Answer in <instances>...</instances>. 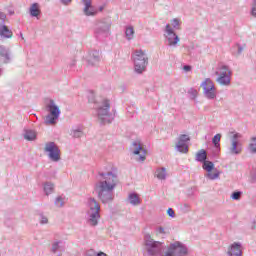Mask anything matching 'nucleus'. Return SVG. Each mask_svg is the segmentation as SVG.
Instances as JSON below:
<instances>
[{
    "label": "nucleus",
    "instance_id": "1",
    "mask_svg": "<svg viewBox=\"0 0 256 256\" xmlns=\"http://www.w3.org/2000/svg\"><path fill=\"white\" fill-rule=\"evenodd\" d=\"M101 179L95 184V191L98 199L103 204L113 203L115 199V189L119 184V177L115 169L102 170L98 173Z\"/></svg>",
    "mask_w": 256,
    "mask_h": 256
},
{
    "label": "nucleus",
    "instance_id": "2",
    "mask_svg": "<svg viewBox=\"0 0 256 256\" xmlns=\"http://www.w3.org/2000/svg\"><path fill=\"white\" fill-rule=\"evenodd\" d=\"M85 221L88 227H97L101 219V205L95 198H88L86 201Z\"/></svg>",
    "mask_w": 256,
    "mask_h": 256
},
{
    "label": "nucleus",
    "instance_id": "3",
    "mask_svg": "<svg viewBox=\"0 0 256 256\" xmlns=\"http://www.w3.org/2000/svg\"><path fill=\"white\" fill-rule=\"evenodd\" d=\"M97 119L100 123H111L113 114H111V101L107 98H97L94 103Z\"/></svg>",
    "mask_w": 256,
    "mask_h": 256
},
{
    "label": "nucleus",
    "instance_id": "4",
    "mask_svg": "<svg viewBox=\"0 0 256 256\" xmlns=\"http://www.w3.org/2000/svg\"><path fill=\"white\" fill-rule=\"evenodd\" d=\"M165 245L159 241H155L151 234L144 235V251L148 256H165Z\"/></svg>",
    "mask_w": 256,
    "mask_h": 256
},
{
    "label": "nucleus",
    "instance_id": "5",
    "mask_svg": "<svg viewBox=\"0 0 256 256\" xmlns=\"http://www.w3.org/2000/svg\"><path fill=\"white\" fill-rule=\"evenodd\" d=\"M134 72L137 75H143L147 71V65H149V57L143 50H135L133 55Z\"/></svg>",
    "mask_w": 256,
    "mask_h": 256
},
{
    "label": "nucleus",
    "instance_id": "6",
    "mask_svg": "<svg viewBox=\"0 0 256 256\" xmlns=\"http://www.w3.org/2000/svg\"><path fill=\"white\" fill-rule=\"evenodd\" d=\"M111 19L104 18L96 23L94 35L97 39H107L111 35Z\"/></svg>",
    "mask_w": 256,
    "mask_h": 256
},
{
    "label": "nucleus",
    "instance_id": "7",
    "mask_svg": "<svg viewBox=\"0 0 256 256\" xmlns=\"http://www.w3.org/2000/svg\"><path fill=\"white\" fill-rule=\"evenodd\" d=\"M44 153L52 163L61 161V149L55 142H46L44 145Z\"/></svg>",
    "mask_w": 256,
    "mask_h": 256
},
{
    "label": "nucleus",
    "instance_id": "8",
    "mask_svg": "<svg viewBox=\"0 0 256 256\" xmlns=\"http://www.w3.org/2000/svg\"><path fill=\"white\" fill-rule=\"evenodd\" d=\"M243 138V134L239 132H230L231 144L229 147V153L231 155H241L243 153V143L241 139Z\"/></svg>",
    "mask_w": 256,
    "mask_h": 256
},
{
    "label": "nucleus",
    "instance_id": "9",
    "mask_svg": "<svg viewBox=\"0 0 256 256\" xmlns=\"http://www.w3.org/2000/svg\"><path fill=\"white\" fill-rule=\"evenodd\" d=\"M48 115L45 117L44 123L46 125H55L57 123V119H59V115H61V110H59V106L55 105V101L50 100L47 104Z\"/></svg>",
    "mask_w": 256,
    "mask_h": 256
},
{
    "label": "nucleus",
    "instance_id": "10",
    "mask_svg": "<svg viewBox=\"0 0 256 256\" xmlns=\"http://www.w3.org/2000/svg\"><path fill=\"white\" fill-rule=\"evenodd\" d=\"M131 155L138 163H144L147 159V149L143 147V144L139 141H134L130 147Z\"/></svg>",
    "mask_w": 256,
    "mask_h": 256
},
{
    "label": "nucleus",
    "instance_id": "11",
    "mask_svg": "<svg viewBox=\"0 0 256 256\" xmlns=\"http://www.w3.org/2000/svg\"><path fill=\"white\" fill-rule=\"evenodd\" d=\"M191 145V136L189 134H180L176 139L175 151L183 155L189 153V146Z\"/></svg>",
    "mask_w": 256,
    "mask_h": 256
},
{
    "label": "nucleus",
    "instance_id": "12",
    "mask_svg": "<svg viewBox=\"0 0 256 256\" xmlns=\"http://www.w3.org/2000/svg\"><path fill=\"white\" fill-rule=\"evenodd\" d=\"M188 253L187 247L181 242H174L166 248L164 256H186Z\"/></svg>",
    "mask_w": 256,
    "mask_h": 256
},
{
    "label": "nucleus",
    "instance_id": "13",
    "mask_svg": "<svg viewBox=\"0 0 256 256\" xmlns=\"http://www.w3.org/2000/svg\"><path fill=\"white\" fill-rule=\"evenodd\" d=\"M164 37H165L166 44L169 45V47H177V44L180 41L179 36H177L175 31L173 30V27H171V24H166L165 30H164Z\"/></svg>",
    "mask_w": 256,
    "mask_h": 256
},
{
    "label": "nucleus",
    "instance_id": "14",
    "mask_svg": "<svg viewBox=\"0 0 256 256\" xmlns=\"http://www.w3.org/2000/svg\"><path fill=\"white\" fill-rule=\"evenodd\" d=\"M201 87L207 99H215V97H217L215 84L210 78H206L205 81L202 82Z\"/></svg>",
    "mask_w": 256,
    "mask_h": 256
},
{
    "label": "nucleus",
    "instance_id": "15",
    "mask_svg": "<svg viewBox=\"0 0 256 256\" xmlns=\"http://www.w3.org/2000/svg\"><path fill=\"white\" fill-rule=\"evenodd\" d=\"M65 249V241L54 238V240L51 243L50 253L53 256H63V253H65Z\"/></svg>",
    "mask_w": 256,
    "mask_h": 256
},
{
    "label": "nucleus",
    "instance_id": "16",
    "mask_svg": "<svg viewBox=\"0 0 256 256\" xmlns=\"http://www.w3.org/2000/svg\"><path fill=\"white\" fill-rule=\"evenodd\" d=\"M216 75H219L217 82L220 83V85H229V83H231V79L229 78L231 72L227 66H222L220 72H216Z\"/></svg>",
    "mask_w": 256,
    "mask_h": 256
},
{
    "label": "nucleus",
    "instance_id": "17",
    "mask_svg": "<svg viewBox=\"0 0 256 256\" xmlns=\"http://www.w3.org/2000/svg\"><path fill=\"white\" fill-rule=\"evenodd\" d=\"M202 169H204V171H207V177L211 180L219 179V172H213V170L215 169V164H213V162L205 160L203 162Z\"/></svg>",
    "mask_w": 256,
    "mask_h": 256
},
{
    "label": "nucleus",
    "instance_id": "18",
    "mask_svg": "<svg viewBox=\"0 0 256 256\" xmlns=\"http://www.w3.org/2000/svg\"><path fill=\"white\" fill-rule=\"evenodd\" d=\"M83 1V13L86 17H95L99 11L95 6H93V2L91 0H82Z\"/></svg>",
    "mask_w": 256,
    "mask_h": 256
},
{
    "label": "nucleus",
    "instance_id": "19",
    "mask_svg": "<svg viewBox=\"0 0 256 256\" xmlns=\"http://www.w3.org/2000/svg\"><path fill=\"white\" fill-rule=\"evenodd\" d=\"M88 65H99V61H101V53L97 50H92L89 52L88 56L86 57Z\"/></svg>",
    "mask_w": 256,
    "mask_h": 256
},
{
    "label": "nucleus",
    "instance_id": "20",
    "mask_svg": "<svg viewBox=\"0 0 256 256\" xmlns=\"http://www.w3.org/2000/svg\"><path fill=\"white\" fill-rule=\"evenodd\" d=\"M127 203L132 207H139L141 205V196L137 192H131L128 194Z\"/></svg>",
    "mask_w": 256,
    "mask_h": 256
},
{
    "label": "nucleus",
    "instance_id": "21",
    "mask_svg": "<svg viewBox=\"0 0 256 256\" xmlns=\"http://www.w3.org/2000/svg\"><path fill=\"white\" fill-rule=\"evenodd\" d=\"M28 13L30 17L39 19V17H41V5L37 2L32 3L28 9Z\"/></svg>",
    "mask_w": 256,
    "mask_h": 256
},
{
    "label": "nucleus",
    "instance_id": "22",
    "mask_svg": "<svg viewBox=\"0 0 256 256\" xmlns=\"http://www.w3.org/2000/svg\"><path fill=\"white\" fill-rule=\"evenodd\" d=\"M0 37L2 39H11V37H13V31L4 23H0Z\"/></svg>",
    "mask_w": 256,
    "mask_h": 256
},
{
    "label": "nucleus",
    "instance_id": "23",
    "mask_svg": "<svg viewBox=\"0 0 256 256\" xmlns=\"http://www.w3.org/2000/svg\"><path fill=\"white\" fill-rule=\"evenodd\" d=\"M23 138L26 141H37V131L33 129H24Z\"/></svg>",
    "mask_w": 256,
    "mask_h": 256
},
{
    "label": "nucleus",
    "instance_id": "24",
    "mask_svg": "<svg viewBox=\"0 0 256 256\" xmlns=\"http://www.w3.org/2000/svg\"><path fill=\"white\" fill-rule=\"evenodd\" d=\"M228 255H231V256L243 255V252L241 251V244L239 243L232 244L228 250Z\"/></svg>",
    "mask_w": 256,
    "mask_h": 256
},
{
    "label": "nucleus",
    "instance_id": "25",
    "mask_svg": "<svg viewBox=\"0 0 256 256\" xmlns=\"http://www.w3.org/2000/svg\"><path fill=\"white\" fill-rule=\"evenodd\" d=\"M154 176L157 177L159 181H165V179H167V168L165 167L156 168Z\"/></svg>",
    "mask_w": 256,
    "mask_h": 256
},
{
    "label": "nucleus",
    "instance_id": "26",
    "mask_svg": "<svg viewBox=\"0 0 256 256\" xmlns=\"http://www.w3.org/2000/svg\"><path fill=\"white\" fill-rule=\"evenodd\" d=\"M70 135L73 139H81L83 137V126H75L70 130Z\"/></svg>",
    "mask_w": 256,
    "mask_h": 256
},
{
    "label": "nucleus",
    "instance_id": "27",
    "mask_svg": "<svg viewBox=\"0 0 256 256\" xmlns=\"http://www.w3.org/2000/svg\"><path fill=\"white\" fill-rule=\"evenodd\" d=\"M0 57H2L3 63H7L8 61H11V55L9 53V49H7L5 46H0Z\"/></svg>",
    "mask_w": 256,
    "mask_h": 256
},
{
    "label": "nucleus",
    "instance_id": "28",
    "mask_svg": "<svg viewBox=\"0 0 256 256\" xmlns=\"http://www.w3.org/2000/svg\"><path fill=\"white\" fill-rule=\"evenodd\" d=\"M43 191H44V194L47 197H49V195H52L53 191H55V184H53L52 182H44Z\"/></svg>",
    "mask_w": 256,
    "mask_h": 256
},
{
    "label": "nucleus",
    "instance_id": "29",
    "mask_svg": "<svg viewBox=\"0 0 256 256\" xmlns=\"http://www.w3.org/2000/svg\"><path fill=\"white\" fill-rule=\"evenodd\" d=\"M195 157L196 161H199V163H205V161H207V151L201 149L196 153Z\"/></svg>",
    "mask_w": 256,
    "mask_h": 256
},
{
    "label": "nucleus",
    "instance_id": "30",
    "mask_svg": "<svg viewBox=\"0 0 256 256\" xmlns=\"http://www.w3.org/2000/svg\"><path fill=\"white\" fill-rule=\"evenodd\" d=\"M125 35H126V39L128 41H131V39H133V37H135V30L133 29V27H131V26L127 27L125 30Z\"/></svg>",
    "mask_w": 256,
    "mask_h": 256
},
{
    "label": "nucleus",
    "instance_id": "31",
    "mask_svg": "<svg viewBox=\"0 0 256 256\" xmlns=\"http://www.w3.org/2000/svg\"><path fill=\"white\" fill-rule=\"evenodd\" d=\"M170 26L172 27V29L175 30L181 29V20H179L178 18L172 19Z\"/></svg>",
    "mask_w": 256,
    "mask_h": 256
},
{
    "label": "nucleus",
    "instance_id": "32",
    "mask_svg": "<svg viewBox=\"0 0 256 256\" xmlns=\"http://www.w3.org/2000/svg\"><path fill=\"white\" fill-rule=\"evenodd\" d=\"M248 149L251 153H256V137H252L250 139V143L248 145Z\"/></svg>",
    "mask_w": 256,
    "mask_h": 256
},
{
    "label": "nucleus",
    "instance_id": "33",
    "mask_svg": "<svg viewBox=\"0 0 256 256\" xmlns=\"http://www.w3.org/2000/svg\"><path fill=\"white\" fill-rule=\"evenodd\" d=\"M65 205V198L58 196L55 200V206L56 207H63Z\"/></svg>",
    "mask_w": 256,
    "mask_h": 256
},
{
    "label": "nucleus",
    "instance_id": "34",
    "mask_svg": "<svg viewBox=\"0 0 256 256\" xmlns=\"http://www.w3.org/2000/svg\"><path fill=\"white\" fill-rule=\"evenodd\" d=\"M220 141H221V134H216L212 139V143H214V147H219Z\"/></svg>",
    "mask_w": 256,
    "mask_h": 256
},
{
    "label": "nucleus",
    "instance_id": "35",
    "mask_svg": "<svg viewBox=\"0 0 256 256\" xmlns=\"http://www.w3.org/2000/svg\"><path fill=\"white\" fill-rule=\"evenodd\" d=\"M47 223H49V219L47 218V216L40 214V224L47 225Z\"/></svg>",
    "mask_w": 256,
    "mask_h": 256
},
{
    "label": "nucleus",
    "instance_id": "36",
    "mask_svg": "<svg viewBox=\"0 0 256 256\" xmlns=\"http://www.w3.org/2000/svg\"><path fill=\"white\" fill-rule=\"evenodd\" d=\"M182 211L183 213H189V211H191V205L185 203L182 205Z\"/></svg>",
    "mask_w": 256,
    "mask_h": 256
},
{
    "label": "nucleus",
    "instance_id": "37",
    "mask_svg": "<svg viewBox=\"0 0 256 256\" xmlns=\"http://www.w3.org/2000/svg\"><path fill=\"white\" fill-rule=\"evenodd\" d=\"M192 67L190 66V65H184L183 67H182V71H183V73H190V71H192Z\"/></svg>",
    "mask_w": 256,
    "mask_h": 256
},
{
    "label": "nucleus",
    "instance_id": "38",
    "mask_svg": "<svg viewBox=\"0 0 256 256\" xmlns=\"http://www.w3.org/2000/svg\"><path fill=\"white\" fill-rule=\"evenodd\" d=\"M167 215H169L171 219H175V210H173V208H169L167 210Z\"/></svg>",
    "mask_w": 256,
    "mask_h": 256
},
{
    "label": "nucleus",
    "instance_id": "39",
    "mask_svg": "<svg viewBox=\"0 0 256 256\" xmlns=\"http://www.w3.org/2000/svg\"><path fill=\"white\" fill-rule=\"evenodd\" d=\"M156 233L157 235H165V228L163 227L156 228Z\"/></svg>",
    "mask_w": 256,
    "mask_h": 256
},
{
    "label": "nucleus",
    "instance_id": "40",
    "mask_svg": "<svg viewBox=\"0 0 256 256\" xmlns=\"http://www.w3.org/2000/svg\"><path fill=\"white\" fill-rule=\"evenodd\" d=\"M232 199H235V200L241 199V192H234L232 194Z\"/></svg>",
    "mask_w": 256,
    "mask_h": 256
},
{
    "label": "nucleus",
    "instance_id": "41",
    "mask_svg": "<svg viewBox=\"0 0 256 256\" xmlns=\"http://www.w3.org/2000/svg\"><path fill=\"white\" fill-rule=\"evenodd\" d=\"M5 19H7V14L4 12H0V21H3L5 23Z\"/></svg>",
    "mask_w": 256,
    "mask_h": 256
},
{
    "label": "nucleus",
    "instance_id": "42",
    "mask_svg": "<svg viewBox=\"0 0 256 256\" xmlns=\"http://www.w3.org/2000/svg\"><path fill=\"white\" fill-rule=\"evenodd\" d=\"M95 256H108V255L107 253L100 251V252H96Z\"/></svg>",
    "mask_w": 256,
    "mask_h": 256
},
{
    "label": "nucleus",
    "instance_id": "43",
    "mask_svg": "<svg viewBox=\"0 0 256 256\" xmlns=\"http://www.w3.org/2000/svg\"><path fill=\"white\" fill-rule=\"evenodd\" d=\"M61 3L63 5H69V3H71V0H61Z\"/></svg>",
    "mask_w": 256,
    "mask_h": 256
},
{
    "label": "nucleus",
    "instance_id": "44",
    "mask_svg": "<svg viewBox=\"0 0 256 256\" xmlns=\"http://www.w3.org/2000/svg\"><path fill=\"white\" fill-rule=\"evenodd\" d=\"M96 255V252H87L86 253V256H95Z\"/></svg>",
    "mask_w": 256,
    "mask_h": 256
},
{
    "label": "nucleus",
    "instance_id": "45",
    "mask_svg": "<svg viewBox=\"0 0 256 256\" xmlns=\"http://www.w3.org/2000/svg\"><path fill=\"white\" fill-rule=\"evenodd\" d=\"M252 15H253V17H256V9L255 8L252 9Z\"/></svg>",
    "mask_w": 256,
    "mask_h": 256
},
{
    "label": "nucleus",
    "instance_id": "46",
    "mask_svg": "<svg viewBox=\"0 0 256 256\" xmlns=\"http://www.w3.org/2000/svg\"><path fill=\"white\" fill-rule=\"evenodd\" d=\"M20 39L21 41H25V37L23 36V33H20Z\"/></svg>",
    "mask_w": 256,
    "mask_h": 256
},
{
    "label": "nucleus",
    "instance_id": "47",
    "mask_svg": "<svg viewBox=\"0 0 256 256\" xmlns=\"http://www.w3.org/2000/svg\"><path fill=\"white\" fill-rule=\"evenodd\" d=\"M3 76V68H0V77Z\"/></svg>",
    "mask_w": 256,
    "mask_h": 256
},
{
    "label": "nucleus",
    "instance_id": "48",
    "mask_svg": "<svg viewBox=\"0 0 256 256\" xmlns=\"http://www.w3.org/2000/svg\"><path fill=\"white\" fill-rule=\"evenodd\" d=\"M103 9H104L103 6H101V7L99 8V11H103Z\"/></svg>",
    "mask_w": 256,
    "mask_h": 256
}]
</instances>
